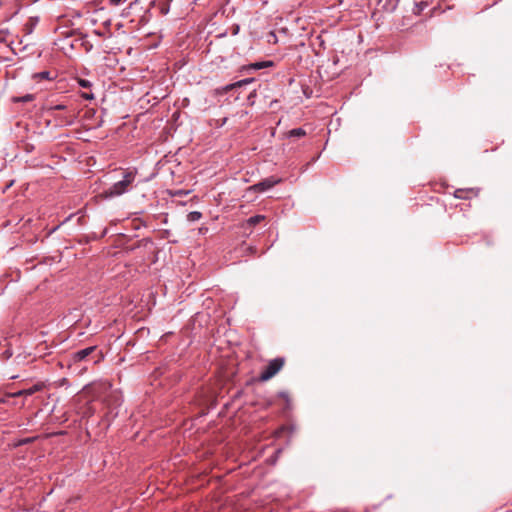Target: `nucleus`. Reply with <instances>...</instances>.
<instances>
[{"mask_svg": "<svg viewBox=\"0 0 512 512\" xmlns=\"http://www.w3.org/2000/svg\"><path fill=\"white\" fill-rule=\"evenodd\" d=\"M284 366L283 358H275L271 360L268 365L263 369L259 376V380L262 382L270 380L274 377Z\"/></svg>", "mask_w": 512, "mask_h": 512, "instance_id": "2", "label": "nucleus"}, {"mask_svg": "<svg viewBox=\"0 0 512 512\" xmlns=\"http://www.w3.org/2000/svg\"><path fill=\"white\" fill-rule=\"evenodd\" d=\"M69 220H70V217L66 218V220H63V222H61V225H64V223H66V221H69Z\"/></svg>", "mask_w": 512, "mask_h": 512, "instance_id": "26", "label": "nucleus"}, {"mask_svg": "<svg viewBox=\"0 0 512 512\" xmlns=\"http://www.w3.org/2000/svg\"><path fill=\"white\" fill-rule=\"evenodd\" d=\"M105 404L107 405L108 411L105 414V418L109 421L117 416L118 412L115 409L121 404V397L118 393L112 391L105 398Z\"/></svg>", "mask_w": 512, "mask_h": 512, "instance_id": "3", "label": "nucleus"}, {"mask_svg": "<svg viewBox=\"0 0 512 512\" xmlns=\"http://www.w3.org/2000/svg\"><path fill=\"white\" fill-rule=\"evenodd\" d=\"M201 217H202V214L200 212L193 211L187 215V221L196 222V221H199L201 219Z\"/></svg>", "mask_w": 512, "mask_h": 512, "instance_id": "9", "label": "nucleus"}, {"mask_svg": "<svg viewBox=\"0 0 512 512\" xmlns=\"http://www.w3.org/2000/svg\"><path fill=\"white\" fill-rule=\"evenodd\" d=\"M96 350H97L96 346H90V347L84 348L82 350H79L71 355V362L75 364L78 362L85 361L88 358V356H90Z\"/></svg>", "mask_w": 512, "mask_h": 512, "instance_id": "5", "label": "nucleus"}, {"mask_svg": "<svg viewBox=\"0 0 512 512\" xmlns=\"http://www.w3.org/2000/svg\"><path fill=\"white\" fill-rule=\"evenodd\" d=\"M69 220H70V217L66 218V220H63V222H61V225H64V223H66V221H69Z\"/></svg>", "mask_w": 512, "mask_h": 512, "instance_id": "24", "label": "nucleus"}, {"mask_svg": "<svg viewBox=\"0 0 512 512\" xmlns=\"http://www.w3.org/2000/svg\"><path fill=\"white\" fill-rule=\"evenodd\" d=\"M38 21L39 19L37 17L29 18L28 22L24 26L26 34H31L33 32V29L38 24Z\"/></svg>", "mask_w": 512, "mask_h": 512, "instance_id": "7", "label": "nucleus"}, {"mask_svg": "<svg viewBox=\"0 0 512 512\" xmlns=\"http://www.w3.org/2000/svg\"><path fill=\"white\" fill-rule=\"evenodd\" d=\"M58 227H59V226H55V228H53L52 230H50V231L48 232V234H51V233L55 232L56 228H58Z\"/></svg>", "mask_w": 512, "mask_h": 512, "instance_id": "23", "label": "nucleus"}, {"mask_svg": "<svg viewBox=\"0 0 512 512\" xmlns=\"http://www.w3.org/2000/svg\"><path fill=\"white\" fill-rule=\"evenodd\" d=\"M33 95L31 94H26L22 97H17V98H14V101L15 102H31L33 100Z\"/></svg>", "mask_w": 512, "mask_h": 512, "instance_id": "15", "label": "nucleus"}, {"mask_svg": "<svg viewBox=\"0 0 512 512\" xmlns=\"http://www.w3.org/2000/svg\"><path fill=\"white\" fill-rule=\"evenodd\" d=\"M266 216L264 215H255L248 219L247 224H258L259 222L265 221Z\"/></svg>", "mask_w": 512, "mask_h": 512, "instance_id": "10", "label": "nucleus"}, {"mask_svg": "<svg viewBox=\"0 0 512 512\" xmlns=\"http://www.w3.org/2000/svg\"><path fill=\"white\" fill-rule=\"evenodd\" d=\"M251 80H243V81H238L237 83L235 84H232V85H228L226 87V90H229V89H232L234 87H241L243 84H246V83H249Z\"/></svg>", "mask_w": 512, "mask_h": 512, "instance_id": "17", "label": "nucleus"}, {"mask_svg": "<svg viewBox=\"0 0 512 512\" xmlns=\"http://www.w3.org/2000/svg\"><path fill=\"white\" fill-rule=\"evenodd\" d=\"M75 118H76V115L75 113H71L70 111L68 112L67 116L65 117V119L63 120V122L66 124V125H72L75 121Z\"/></svg>", "mask_w": 512, "mask_h": 512, "instance_id": "14", "label": "nucleus"}, {"mask_svg": "<svg viewBox=\"0 0 512 512\" xmlns=\"http://www.w3.org/2000/svg\"><path fill=\"white\" fill-rule=\"evenodd\" d=\"M271 66H273L272 61H261V62H255V63L251 64V68L254 70H260V69L271 67Z\"/></svg>", "mask_w": 512, "mask_h": 512, "instance_id": "8", "label": "nucleus"}, {"mask_svg": "<svg viewBox=\"0 0 512 512\" xmlns=\"http://www.w3.org/2000/svg\"><path fill=\"white\" fill-rule=\"evenodd\" d=\"M478 190L474 188L469 189H457L455 191V197L459 199H468L472 196H477Z\"/></svg>", "mask_w": 512, "mask_h": 512, "instance_id": "6", "label": "nucleus"}, {"mask_svg": "<svg viewBox=\"0 0 512 512\" xmlns=\"http://www.w3.org/2000/svg\"><path fill=\"white\" fill-rule=\"evenodd\" d=\"M82 97L84 99H86V100H93L94 99V94L93 93H83Z\"/></svg>", "mask_w": 512, "mask_h": 512, "instance_id": "19", "label": "nucleus"}, {"mask_svg": "<svg viewBox=\"0 0 512 512\" xmlns=\"http://www.w3.org/2000/svg\"><path fill=\"white\" fill-rule=\"evenodd\" d=\"M39 390H41V385H38V384L32 386L31 388L24 389L25 396L33 395L35 392H37Z\"/></svg>", "mask_w": 512, "mask_h": 512, "instance_id": "13", "label": "nucleus"}, {"mask_svg": "<svg viewBox=\"0 0 512 512\" xmlns=\"http://www.w3.org/2000/svg\"><path fill=\"white\" fill-rule=\"evenodd\" d=\"M306 132L302 128H296L289 132L290 137H302Z\"/></svg>", "mask_w": 512, "mask_h": 512, "instance_id": "12", "label": "nucleus"}, {"mask_svg": "<svg viewBox=\"0 0 512 512\" xmlns=\"http://www.w3.org/2000/svg\"><path fill=\"white\" fill-rule=\"evenodd\" d=\"M282 179L277 178L274 176L268 177L263 179L262 181L252 185L249 187V190L255 191V192H265L275 185L281 183Z\"/></svg>", "mask_w": 512, "mask_h": 512, "instance_id": "4", "label": "nucleus"}, {"mask_svg": "<svg viewBox=\"0 0 512 512\" xmlns=\"http://www.w3.org/2000/svg\"><path fill=\"white\" fill-rule=\"evenodd\" d=\"M69 220H70V217L66 218V220H63V222H61V225H64V223H66V221H69Z\"/></svg>", "mask_w": 512, "mask_h": 512, "instance_id": "25", "label": "nucleus"}, {"mask_svg": "<svg viewBox=\"0 0 512 512\" xmlns=\"http://www.w3.org/2000/svg\"><path fill=\"white\" fill-rule=\"evenodd\" d=\"M33 78L35 80H44V79H51V76H50V72L48 71H42V72H39V73H35L33 75Z\"/></svg>", "mask_w": 512, "mask_h": 512, "instance_id": "11", "label": "nucleus"}, {"mask_svg": "<svg viewBox=\"0 0 512 512\" xmlns=\"http://www.w3.org/2000/svg\"><path fill=\"white\" fill-rule=\"evenodd\" d=\"M206 231H207V228H206V227H200V229H199V232H200L201 234H204Z\"/></svg>", "mask_w": 512, "mask_h": 512, "instance_id": "22", "label": "nucleus"}, {"mask_svg": "<svg viewBox=\"0 0 512 512\" xmlns=\"http://www.w3.org/2000/svg\"><path fill=\"white\" fill-rule=\"evenodd\" d=\"M78 84L82 88H90L92 86L91 82L89 80H86V79H79L78 80Z\"/></svg>", "mask_w": 512, "mask_h": 512, "instance_id": "16", "label": "nucleus"}, {"mask_svg": "<svg viewBox=\"0 0 512 512\" xmlns=\"http://www.w3.org/2000/svg\"><path fill=\"white\" fill-rule=\"evenodd\" d=\"M124 1H125V0H110V3H111L112 5L117 6V5L122 4Z\"/></svg>", "mask_w": 512, "mask_h": 512, "instance_id": "20", "label": "nucleus"}, {"mask_svg": "<svg viewBox=\"0 0 512 512\" xmlns=\"http://www.w3.org/2000/svg\"><path fill=\"white\" fill-rule=\"evenodd\" d=\"M50 111H55V110H68V106L64 105V104H57V105H54V106H51L49 108Z\"/></svg>", "mask_w": 512, "mask_h": 512, "instance_id": "18", "label": "nucleus"}, {"mask_svg": "<svg viewBox=\"0 0 512 512\" xmlns=\"http://www.w3.org/2000/svg\"><path fill=\"white\" fill-rule=\"evenodd\" d=\"M14 396H15V397L25 396L24 389H23V390H20V391H18V392H16V393H14Z\"/></svg>", "mask_w": 512, "mask_h": 512, "instance_id": "21", "label": "nucleus"}, {"mask_svg": "<svg viewBox=\"0 0 512 512\" xmlns=\"http://www.w3.org/2000/svg\"><path fill=\"white\" fill-rule=\"evenodd\" d=\"M136 177V171L128 170L124 173L123 179L114 183L111 187L104 190L99 197L103 199H110L114 197H118L126 193L131 184L134 182Z\"/></svg>", "mask_w": 512, "mask_h": 512, "instance_id": "1", "label": "nucleus"}]
</instances>
